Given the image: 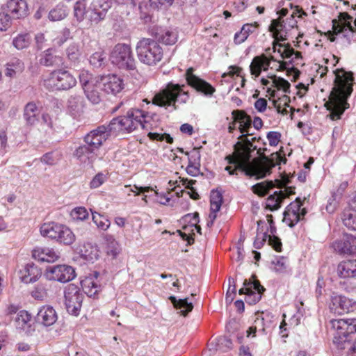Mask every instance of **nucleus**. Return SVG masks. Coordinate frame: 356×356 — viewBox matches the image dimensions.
<instances>
[{"instance_id":"obj_15","label":"nucleus","mask_w":356,"mask_h":356,"mask_svg":"<svg viewBox=\"0 0 356 356\" xmlns=\"http://www.w3.org/2000/svg\"><path fill=\"white\" fill-rule=\"evenodd\" d=\"M339 18V22L336 19L332 21L333 33L334 35L342 34L349 40L350 36L353 34V28L351 26L353 17L347 13H341Z\"/></svg>"},{"instance_id":"obj_62","label":"nucleus","mask_w":356,"mask_h":356,"mask_svg":"<svg viewBox=\"0 0 356 356\" xmlns=\"http://www.w3.org/2000/svg\"><path fill=\"white\" fill-rule=\"evenodd\" d=\"M281 134L277 131H270L267 134V138L270 146H276L280 141Z\"/></svg>"},{"instance_id":"obj_47","label":"nucleus","mask_w":356,"mask_h":356,"mask_svg":"<svg viewBox=\"0 0 356 356\" xmlns=\"http://www.w3.org/2000/svg\"><path fill=\"white\" fill-rule=\"evenodd\" d=\"M79 80L83 88H84L88 85L99 83V77L95 78L88 71L81 70L79 74Z\"/></svg>"},{"instance_id":"obj_29","label":"nucleus","mask_w":356,"mask_h":356,"mask_svg":"<svg viewBox=\"0 0 356 356\" xmlns=\"http://www.w3.org/2000/svg\"><path fill=\"white\" fill-rule=\"evenodd\" d=\"M60 223L49 222L41 225L40 232L42 236L55 240L58 236V234L60 228Z\"/></svg>"},{"instance_id":"obj_1","label":"nucleus","mask_w":356,"mask_h":356,"mask_svg":"<svg viewBox=\"0 0 356 356\" xmlns=\"http://www.w3.org/2000/svg\"><path fill=\"white\" fill-rule=\"evenodd\" d=\"M234 122L239 124V131L241 135L238 138V142L234 146V153L226 157L228 163L232 165L225 168L229 175H237V172H244L246 175L264 177L269 173L270 169L251 161L252 153L257 149L252 141L248 138L252 134L250 133L252 120L243 111H233L232 113Z\"/></svg>"},{"instance_id":"obj_14","label":"nucleus","mask_w":356,"mask_h":356,"mask_svg":"<svg viewBox=\"0 0 356 356\" xmlns=\"http://www.w3.org/2000/svg\"><path fill=\"white\" fill-rule=\"evenodd\" d=\"M330 309L335 314H343L356 310V301L341 295L332 296Z\"/></svg>"},{"instance_id":"obj_31","label":"nucleus","mask_w":356,"mask_h":356,"mask_svg":"<svg viewBox=\"0 0 356 356\" xmlns=\"http://www.w3.org/2000/svg\"><path fill=\"white\" fill-rule=\"evenodd\" d=\"M39 109L36 104L33 102H29L24 109V118L27 124H34L38 121Z\"/></svg>"},{"instance_id":"obj_11","label":"nucleus","mask_w":356,"mask_h":356,"mask_svg":"<svg viewBox=\"0 0 356 356\" xmlns=\"http://www.w3.org/2000/svg\"><path fill=\"white\" fill-rule=\"evenodd\" d=\"M45 277L48 280L65 283L72 280L75 277L74 269L67 265H56L47 268Z\"/></svg>"},{"instance_id":"obj_18","label":"nucleus","mask_w":356,"mask_h":356,"mask_svg":"<svg viewBox=\"0 0 356 356\" xmlns=\"http://www.w3.org/2000/svg\"><path fill=\"white\" fill-rule=\"evenodd\" d=\"M58 318L56 310L51 306H42L38 311L36 316V321L48 327L54 325Z\"/></svg>"},{"instance_id":"obj_54","label":"nucleus","mask_w":356,"mask_h":356,"mask_svg":"<svg viewBox=\"0 0 356 356\" xmlns=\"http://www.w3.org/2000/svg\"><path fill=\"white\" fill-rule=\"evenodd\" d=\"M108 179L107 174L103 172H98L92 179L90 182V188L95 189L101 186Z\"/></svg>"},{"instance_id":"obj_25","label":"nucleus","mask_w":356,"mask_h":356,"mask_svg":"<svg viewBox=\"0 0 356 356\" xmlns=\"http://www.w3.org/2000/svg\"><path fill=\"white\" fill-rule=\"evenodd\" d=\"M337 273L342 278L356 277V259L341 261L338 265Z\"/></svg>"},{"instance_id":"obj_37","label":"nucleus","mask_w":356,"mask_h":356,"mask_svg":"<svg viewBox=\"0 0 356 356\" xmlns=\"http://www.w3.org/2000/svg\"><path fill=\"white\" fill-rule=\"evenodd\" d=\"M156 38L159 42L166 44L172 45L177 41V33L172 30H164L162 33L156 35Z\"/></svg>"},{"instance_id":"obj_28","label":"nucleus","mask_w":356,"mask_h":356,"mask_svg":"<svg viewBox=\"0 0 356 356\" xmlns=\"http://www.w3.org/2000/svg\"><path fill=\"white\" fill-rule=\"evenodd\" d=\"M188 155V165L186 168V172L193 177L197 176L200 173V154L198 150L194 149Z\"/></svg>"},{"instance_id":"obj_33","label":"nucleus","mask_w":356,"mask_h":356,"mask_svg":"<svg viewBox=\"0 0 356 356\" xmlns=\"http://www.w3.org/2000/svg\"><path fill=\"white\" fill-rule=\"evenodd\" d=\"M61 62L62 58L60 56L54 55L51 49L44 51L40 59V63L44 66L57 65Z\"/></svg>"},{"instance_id":"obj_4","label":"nucleus","mask_w":356,"mask_h":356,"mask_svg":"<svg viewBox=\"0 0 356 356\" xmlns=\"http://www.w3.org/2000/svg\"><path fill=\"white\" fill-rule=\"evenodd\" d=\"M184 86L169 83L166 87L156 93L152 99V103L162 107L172 106L175 110L176 102L186 103L188 99L187 92H184Z\"/></svg>"},{"instance_id":"obj_21","label":"nucleus","mask_w":356,"mask_h":356,"mask_svg":"<svg viewBox=\"0 0 356 356\" xmlns=\"http://www.w3.org/2000/svg\"><path fill=\"white\" fill-rule=\"evenodd\" d=\"M271 60H275L273 56H270V58H268L265 55L255 56L250 65L251 74L255 77H258L262 70H268Z\"/></svg>"},{"instance_id":"obj_43","label":"nucleus","mask_w":356,"mask_h":356,"mask_svg":"<svg viewBox=\"0 0 356 356\" xmlns=\"http://www.w3.org/2000/svg\"><path fill=\"white\" fill-rule=\"evenodd\" d=\"M271 79V86L278 90H282L284 92H289L290 89V83L288 81L283 78L277 77L275 75L269 76Z\"/></svg>"},{"instance_id":"obj_16","label":"nucleus","mask_w":356,"mask_h":356,"mask_svg":"<svg viewBox=\"0 0 356 356\" xmlns=\"http://www.w3.org/2000/svg\"><path fill=\"white\" fill-rule=\"evenodd\" d=\"M186 76L189 86L205 95L211 96L216 91L215 88L211 84L193 74V68L187 70Z\"/></svg>"},{"instance_id":"obj_13","label":"nucleus","mask_w":356,"mask_h":356,"mask_svg":"<svg viewBox=\"0 0 356 356\" xmlns=\"http://www.w3.org/2000/svg\"><path fill=\"white\" fill-rule=\"evenodd\" d=\"M99 84L101 85L103 91L113 95H117L124 88L123 79L114 74L99 77Z\"/></svg>"},{"instance_id":"obj_44","label":"nucleus","mask_w":356,"mask_h":356,"mask_svg":"<svg viewBox=\"0 0 356 356\" xmlns=\"http://www.w3.org/2000/svg\"><path fill=\"white\" fill-rule=\"evenodd\" d=\"M244 286L239 289V294H245L246 296L254 290H263V286L260 284L258 280H245L243 282Z\"/></svg>"},{"instance_id":"obj_5","label":"nucleus","mask_w":356,"mask_h":356,"mask_svg":"<svg viewBox=\"0 0 356 356\" xmlns=\"http://www.w3.org/2000/svg\"><path fill=\"white\" fill-rule=\"evenodd\" d=\"M147 116L142 110L137 108L129 109L126 115L113 119L111 122V129L115 133L120 131L131 132L138 127H145Z\"/></svg>"},{"instance_id":"obj_12","label":"nucleus","mask_w":356,"mask_h":356,"mask_svg":"<svg viewBox=\"0 0 356 356\" xmlns=\"http://www.w3.org/2000/svg\"><path fill=\"white\" fill-rule=\"evenodd\" d=\"M111 6L112 1L111 0H93L88 9L87 19L92 24H99L106 18Z\"/></svg>"},{"instance_id":"obj_32","label":"nucleus","mask_w":356,"mask_h":356,"mask_svg":"<svg viewBox=\"0 0 356 356\" xmlns=\"http://www.w3.org/2000/svg\"><path fill=\"white\" fill-rule=\"evenodd\" d=\"M67 107L73 115L83 112L84 104L81 96L71 95L67 100Z\"/></svg>"},{"instance_id":"obj_41","label":"nucleus","mask_w":356,"mask_h":356,"mask_svg":"<svg viewBox=\"0 0 356 356\" xmlns=\"http://www.w3.org/2000/svg\"><path fill=\"white\" fill-rule=\"evenodd\" d=\"M31 42V38L29 33H21L14 38L13 44L17 49H24L30 45Z\"/></svg>"},{"instance_id":"obj_64","label":"nucleus","mask_w":356,"mask_h":356,"mask_svg":"<svg viewBox=\"0 0 356 356\" xmlns=\"http://www.w3.org/2000/svg\"><path fill=\"white\" fill-rule=\"evenodd\" d=\"M302 205V202L300 197H297L296 200L291 202L287 207V211H291L293 213H296L300 214V207Z\"/></svg>"},{"instance_id":"obj_49","label":"nucleus","mask_w":356,"mask_h":356,"mask_svg":"<svg viewBox=\"0 0 356 356\" xmlns=\"http://www.w3.org/2000/svg\"><path fill=\"white\" fill-rule=\"evenodd\" d=\"M31 320V314L27 311L22 310L17 314L16 323L18 327L25 330L26 327H29Z\"/></svg>"},{"instance_id":"obj_45","label":"nucleus","mask_w":356,"mask_h":356,"mask_svg":"<svg viewBox=\"0 0 356 356\" xmlns=\"http://www.w3.org/2000/svg\"><path fill=\"white\" fill-rule=\"evenodd\" d=\"M275 184L273 181H263L254 185L252 187L254 193L257 194L259 196H264L268 193L269 190L273 188Z\"/></svg>"},{"instance_id":"obj_53","label":"nucleus","mask_w":356,"mask_h":356,"mask_svg":"<svg viewBox=\"0 0 356 356\" xmlns=\"http://www.w3.org/2000/svg\"><path fill=\"white\" fill-rule=\"evenodd\" d=\"M70 216L74 220H84L88 218V212L85 207H76L72 210Z\"/></svg>"},{"instance_id":"obj_20","label":"nucleus","mask_w":356,"mask_h":356,"mask_svg":"<svg viewBox=\"0 0 356 356\" xmlns=\"http://www.w3.org/2000/svg\"><path fill=\"white\" fill-rule=\"evenodd\" d=\"M6 12L9 13L13 18L24 17L28 13L27 3L24 0H9L6 3Z\"/></svg>"},{"instance_id":"obj_26","label":"nucleus","mask_w":356,"mask_h":356,"mask_svg":"<svg viewBox=\"0 0 356 356\" xmlns=\"http://www.w3.org/2000/svg\"><path fill=\"white\" fill-rule=\"evenodd\" d=\"M98 275L99 273L95 272L93 276L86 277L81 282L83 290L90 297L95 296L100 290L97 280Z\"/></svg>"},{"instance_id":"obj_59","label":"nucleus","mask_w":356,"mask_h":356,"mask_svg":"<svg viewBox=\"0 0 356 356\" xmlns=\"http://www.w3.org/2000/svg\"><path fill=\"white\" fill-rule=\"evenodd\" d=\"M148 136L151 140L163 141L165 140L168 143H172L173 142L172 138L168 134H161L156 132H149Z\"/></svg>"},{"instance_id":"obj_8","label":"nucleus","mask_w":356,"mask_h":356,"mask_svg":"<svg viewBox=\"0 0 356 356\" xmlns=\"http://www.w3.org/2000/svg\"><path fill=\"white\" fill-rule=\"evenodd\" d=\"M110 60L120 69L133 70L136 67V61L129 44H117L111 52Z\"/></svg>"},{"instance_id":"obj_58","label":"nucleus","mask_w":356,"mask_h":356,"mask_svg":"<svg viewBox=\"0 0 356 356\" xmlns=\"http://www.w3.org/2000/svg\"><path fill=\"white\" fill-rule=\"evenodd\" d=\"M265 289L263 287V290H254L252 289V292H250L245 298V301L250 305H254L258 302L261 298V293L264 291Z\"/></svg>"},{"instance_id":"obj_55","label":"nucleus","mask_w":356,"mask_h":356,"mask_svg":"<svg viewBox=\"0 0 356 356\" xmlns=\"http://www.w3.org/2000/svg\"><path fill=\"white\" fill-rule=\"evenodd\" d=\"M299 14L298 17H302L303 15L306 16L307 13L304 12L302 9L299 8L298 6H296V10L293 12L291 15V17L286 19L285 24L288 28L293 29L294 27H297V21L295 19V17Z\"/></svg>"},{"instance_id":"obj_17","label":"nucleus","mask_w":356,"mask_h":356,"mask_svg":"<svg viewBox=\"0 0 356 356\" xmlns=\"http://www.w3.org/2000/svg\"><path fill=\"white\" fill-rule=\"evenodd\" d=\"M32 256L39 261L53 263L59 259L60 254L49 247H37L33 250Z\"/></svg>"},{"instance_id":"obj_34","label":"nucleus","mask_w":356,"mask_h":356,"mask_svg":"<svg viewBox=\"0 0 356 356\" xmlns=\"http://www.w3.org/2000/svg\"><path fill=\"white\" fill-rule=\"evenodd\" d=\"M100 88H102L101 85L95 83L93 85H88L87 87L83 88L87 98L92 104H96L101 101L100 93L99 92Z\"/></svg>"},{"instance_id":"obj_22","label":"nucleus","mask_w":356,"mask_h":356,"mask_svg":"<svg viewBox=\"0 0 356 356\" xmlns=\"http://www.w3.org/2000/svg\"><path fill=\"white\" fill-rule=\"evenodd\" d=\"M289 29L281 17L273 19L269 26V31L273 33V38L276 40L285 41L287 40Z\"/></svg>"},{"instance_id":"obj_57","label":"nucleus","mask_w":356,"mask_h":356,"mask_svg":"<svg viewBox=\"0 0 356 356\" xmlns=\"http://www.w3.org/2000/svg\"><path fill=\"white\" fill-rule=\"evenodd\" d=\"M332 248L334 251L338 253L350 254V246L347 242V239L346 241H337L334 242L332 243Z\"/></svg>"},{"instance_id":"obj_7","label":"nucleus","mask_w":356,"mask_h":356,"mask_svg":"<svg viewBox=\"0 0 356 356\" xmlns=\"http://www.w3.org/2000/svg\"><path fill=\"white\" fill-rule=\"evenodd\" d=\"M76 84V78L68 70L64 69L54 70L49 77L44 80L45 88L51 90H69Z\"/></svg>"},{"instance_id":"obj_27","label":"nucleus","mask_w":356,"mask_h":356,"mask_svg":"<svg viewBox=\"0 0 356 356\" xmlns=\"http://www.w3.org/2000/svg\"><path fill=\"white\" fill-rule=\"evenodd\" d=\"M22 280L26 283L35 282L41 275L40 270L33 264H27L20 270Z\"/></svg>"},{"instance_id":"obj_40","label":"nucleus","mask_w":356,"mask_h":356,"mask_svg":"<svg viewBox=\"0 0 356 356\" xmlns=\"http://www.w3.org/2000/svg\"><path fill=\"white\" fill-rule=\"evenodd\" d=\"M92 216L93 222L100 230L106 231L110 227L111 222L105 216L102 215L96 211H92Z\"/></svg>"},{"instance_id":"obj_42","label":"nucleus","mask_w":356,"mask_h":356,"mask_svg":"<svg viewBox=\"0 0 356 356\" xmlns=\"http://www.w3.org/2000/svg\"><path fill=\"white\" fill-rule=\"evenodd\" d=\"M48 284L47 282L38 283L31 291V296L36 300H44L47 296Z\"/></svg>"},{"instance_id":"obj_3","label":"nucleus","mask_w":356,"mask_h":356,"mask_svg":"<svg viewBox=\"0 0 356 356\" xmlns=\"http://www.w3.org/2000/svg\"><path fill=\"white\" fill-rule=\"evenodd\" d=\"M136 51L139 60L149 66L156 65L163 57V48L152 38L140 39L137 42Z\"/></svg>"},{"instance_id":"obj_50","label":"nucleus","mask_w":356,"mask_h":356,"mask_svg":"<svg viewBox=\"0 0 356 356\" xmlns=\"http://www.w3.org/2000/svg\"><path fill=\"white\" fill-rule=\"evenodd\" d=\"M341 218L346 227L356 231V213H352L349 211H344Z\"/></svg>"},{"instance_id":"obj_9","label":"nucleus","mask_w":356,"mask_h":356,"mask_svg":"<svg viewBox=\"0 0 356 356\" xmlns=\"http://www.w3.org/2000/svg\"><path fill=\"white\" fill-rule=\"evenodd\" d=\"M65 305L67 312L78 316L81 308L83 296L79 287L74 284H69L65 289Z\"/></svg>"},{"instance_id":"obj_39","label":"nucleus","mask_w":356,"mask_h":356,"mask_svg":"<svg viewBox=\"0 0 356 356\" xmlns=\"http://www.w3.org/2000/svg\"><path fill=\"white\" fill-rule=\"evenodd\" d=\"M67 15V8L63 5H58L49 11V19L52 22L60 21L65 19Z\"/></svg>"},{"instance_id":"obj_52","label":"nucleus","mask_w":356,"mask_h":356,"mask_svg":"<svg viewBox=\"0 0 356 356\" xmlns=\"http://www.w3.org/2000/svg\"><path fill=\"white\" fill-rule=\"evenodd\" d=\"M42 120V124L47 127V129L45 130L46 134L48 136L53 135L56 132V128L50 115L47 113H43Z\"/></svg>"},{"instance_id":"obj_56","label":"nucleus","mask_w":356,"mask_h":356,"mask_svg":"<svg viewBox=\"0 0 356 356\" xmlns=\"http://www.w3.org/2000/svg\"><path fill=\"white\" fill-rule=\"evenodd\" d=\"M300 214L286 210L284 213V222L292 227L300 221Z\"/></svg>"},{"instance_id":"obj_61","label":"nucleus","mask_w":356,"mask_h":356,"mask_svg":"<svg viewBox=\"0 0 356 356\" xmlns=\"http://www.w3.org/2000/svg\"><path fill=\"white\" fill-rule=\"evenodd\" d=\"M269 161H270V165L272 167H274L277 165H280L281 163H285L286 161V159L284 156H282L280 154V153L275 152L270 155Z\"/></svg>"},{"instance_id":"obj_2","label":"nucleus","mask_w":356,"mask_h":356,"mask_svg":"<svg viewBox=\"0 0 356 356\" xmlns=\"http://www.w3.org/2000/svg\"><path fill=\"white\" fill-rule=\"evenodd\" d=\"M353 77L350 72L343 70L335 72L334 86L330 96V100L326 104L330 111V116L333 120H339L346 109L349 108L347 102L348 97L353 91Z\"/></svg>"},{"instance_id":"obj_63","label":"nucleus","mask_w":356,"mask_h":356,"mask_svg":"<svg viewBox=\"0 0 356 356\" xmlns=\"http://www.w3.org/2000/svg\"><path fill=\"white\" fill-rule=\"evenodd\" d=\"M40 161L44 164L52 165L57 163L58 159L53 152H48L41 157Z\"/></svg>"},{"instance_id":"obj_38","label":"nucleus","mask_w":356,"mask_h":356,"mask_svg":"<svg viewBox=\"0 0 356 356\" xmlns=\"http://www.w3.org/2000/svg\"><path fill=\"white\" fill-rule=\"evenodd\" d=\"M170 300L175 308L181 310L180 312L183 316H186L193 308V304L188 302L186 298L177 300L175 296H170Z\"/></svg>"},{"instance_id":"obj_36","label":"nucleus","mask_w":356,"mask_h":356,"mask_svg":"<svg viewBox=\"0 0 356 356\" xmlns=\"http://www.w3.org/2000/svg\"><path fill=\"white\" fill-rule=\"evenodd\" d=\"M73 9L74 17L79 22H82L88 15L87 4L84 0L77 1L74 3Z\"/></svg>"},{"instance_id":"obj_19","label":"nucleus","mask_w":356,"mask_h":356,"mask_svg":"<svg viewBox=\"0 0 356 356\" xmlns=\"http://www.w3.org/2000/svg\"><path fill=\"white\" fill-rule=\"evenodd\" d=\"M294 193L293 189L291 187L286 188L284 191H275L266 200V207L270 211L278 209L282 204V200Z\"/></svg>"},{"instance_id":"obj_30","label":"nucleus","mask_w":356,"mask_h":356,"mask_svg":"<svg viewBox=\"0 0 356 356\" xmlns=\"http://www.w3.org/2000/svg\"><path fill=\"white\" fill-rule=\"evenodd\" d=\"M56 241L66 245H72L76 239L73 232L66 225L61 224Z\"/></svg>"},{"instance_id":"obj_23","label":"nucleus","mask_w":356,"mask_h":356,"mask_svg":"<svg viewBox=\"0 0 356 356\" xmlns=\"http://www.w3.org/2000/svg\"><path fill=\"white\" fill-rule=\"evenodd\" d=\"M222 203V195L218 191L213 190L210 195V209L211 212L209 216L210 221L207 222L208 227H211L216 220L217 216L216 213L221 208Z\"/></svg>"},{"instance_id":"obj_51","label":"nucleus","mask_w":356,"mask_h":356,"mask_svg":"<svg viewBox=\"0 0 356 356\" xmlns=\"http://www.w3.org/2000/svg\"><path fill=\"white\" fill-rule=\"evenodd\" d=\"M106 56L103 51L100 50L92 54L89 59L90 63L95 67L104 65Z\"/></svg>"},{"instance_id":"obj_60","label":"nucleus","mask_w":356,"mask_h":356,"mask_svg":"<svg viewBox=\"0 0 356 356\" xmlns=\"http://www.w3.org/2000/svg\"><path fill=\"white\" fill-rule=\"evenodd\" d=\"M236 296V286L234 279H229V288L226 293L225 300L227 303H232Z\"/></svg>"},{"instance_id":"obj_24","label":"nucleus","mask_w":356,"mask_h":356,"mask_svg":"<svg viewBox=\"0 0 356 356\" xmlns=\"http://www.w3.org/2000/svg\"><path fill=\"white\" fill-rule=\"evenodd\" d=\"M74 156L83 164H92L96 159L95 151L87 144L77 147L74 152Z\"/></svg>"},{"instance_id":"obj_10","label":"nucleus","mask_w":356,"mask_h":356,"mask_svg":"<svg viewBox=\"0 0 356 356\" xmlns=\"http://www.w3.org/2000/svg\"><path fill=\"white\" fill-rule=\"evenodd\" d=\"M114 133L109 123L107 126H99L97 129L91 131L85 136L84 141L89 147L95 151Z\"/></svg>"},{"instance_id":"obj_46","label":"nucleus","mask_w":356,"mask_h":356,"mask_svg":"<svg viewBox=\"0 0 356 356\" xmlns=\"http://www.w3.org/2000/svg\"><path fill=\"white\" fill-rule=\"evenodd\" d=\"M66 55L71 62H77L81 55L79 44L74 42L70 44L66 49Z\"/></svg>"},{"instance_id":"obj_6","label":"nucleus","mask_w":356,"mask_h":356,"mask_svg":"<svg viewBox=\"0 0 356 356\" xmlns=\"http://www.w3.org/2000/svg\"><path fill=\"white\" fill-rule=\"evenodd\" d=\"M330 324L335 331L333 343L340 349L345 348L347 337L356 332V318L332 319Z\"/></svg>"},{"instance_id":"obj_48","label":"nucleus","mask_w":356,"mask_h":356,"mask_svg":"<svg viewBox=\"0 0 356 356\" xmlns=\"http://www.w3.org/2000/svg\"><path fill=\"white\" fill-rule=\"evenodd\" d=\"M290 98L286 95H284L282 97H280L277 100L273 101V105L276 108L277 111L280 113L285 115L287 113V110L286 107L289 106Z\"/></svg>"},{"instance_id":"obj_35","label":"nucleus","mask_w":356,"mask_h":356,"mask_svg":"<svg viewBox=\"0 0 356 356\" xmlns=\"http://www.w3.org/2000/svg\"><path fill=\"white\" fill-rule=\"evenodd\" d=\"M24 68V63L19 59L13 58L7 63L5 74L13 77L17 73L22 72Z\"/></svg>"}]
</instances>
